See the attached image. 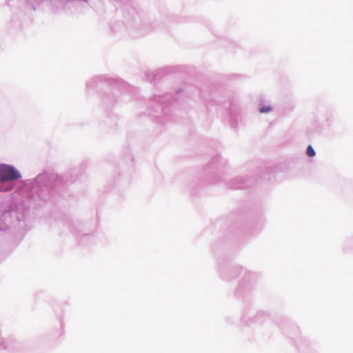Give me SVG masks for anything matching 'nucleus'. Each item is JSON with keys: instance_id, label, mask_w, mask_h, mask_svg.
I'll list each match as a JSON object with an SVG mask.
<instances>
[{"instance_id": "f03ea898", "label": "nucleus", "mask_w": 353, "mask_h": 353, "mask_svg": "<svg viewBox=\"0 0 353 353\" xmlns=\"http://www.w3.org/2000/svg\"><path fill=\"white\" fill-rule=\"evenodd\" d=\"M316 152L311 145H308L307 148V155L310 157L315 156Z\"/></svg>"}, {"instance_id": "7ed1b4c3", "label": "nucleus", "mask_w": 353, "mask_h": 353, "mask_svg": "<svg viewBox=\"0 0 353 353\" xmlns=\"http://www.w3.org/2000/svg\"><path fill=\"white\" fill-rule=\"evenodd\" d=\"M272 110V108L270 106H263L260 108L261 113H268Z\"/></svg>"}, {"instance_id": "20e7f679", "label": "nucleus", "mask_w": 353, "mask_h": 353, "mask_svg": "<svg viewBox=\"0 0 353 353\" xmlns=\"http://www.w3.org/2000/svg\"><path fill=\"white\" fill-rule=\"evenodd\" d=\"M13 188V186H10L8 188H6V189H0L1 191H8V190H11Z\"/></svg>"}, {"instance_id": "f257e3e1", "label": "nucleus", "mask_w": 353, "mask_h": 353, "mask_svg": "<svg viewBox=\"0 0 353 353\" xmlns=\"http://www.w3.org/2000/svg\"><path fill=\"white\" fill-rule=\"evenodd\" d=\"M21 178V174L13 166L3 164L0 165V182L14 181Z\"/></svg>"}]
</instances>
